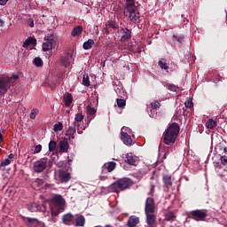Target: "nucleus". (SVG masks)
Masks as SVG:
<instances>
[{
	"mask_svg": "<svg viewBox=\"0 0 227 227\" xmlns=\"http://www.w3.org/2000/svg\"><path fill=\"white\" fill-rule=\"evenodd\" d=\"M124 15L129 17L131 22L134 24H139L141 22V14L136 6V0H126L124 6Z\"/></svg>",
	"mask_w": 227,
	"mask_h": 227,
	"instance_id": "obj_1",
	"label": "nucleus"
},
{
	"mask_svg": "<svg viewBox=\"0 0 227 227\" xmlns=\"http://www.w3.org/2000/svg\"><path fill=\"white\" fill-rule=\"evenodd\" d=\"M178 134H180V126L178 123L173 122L163 133L162 139L164 145H167L168 146L175 145L176 138L178 137Z\"/></svg>",
	"mask_w": 227,
	"mask_h": 227,
	"instance_id": "obj_2",
	"label": "nucleus"
},
{
	"mask_svg": "<svg viewBox=\"0 0 227 227\" xmlns=\"http://www.w3.org/2000/svg\"><path fill=\"white\" fill-rule=\"evenodd\" d=\"M132 179L123 177L113 183L109 186V191H111V192L116 193L121 192V191H126V189H129L130 187H132Z\"/></svg>",
	"mask_w": 227,
	"mask_h": 227,
	"instance_id": "obj_3",
	"label": "nucleus"
},
{
	"mask_svg": "<svg viewBox=\"0 0 227 227\" xmlns=\"http://www.w3.org/2000/svg\"><path fill=\"white\" fill-rule=\"evenodd\" d=\"M207 209H196L189 213L188 217L193 221H203L208 215Z\"/></svg>",
	"mask_w": 227,
	"mask_h": 227,
	"instance_id": "obj_4",
	"label": "nucleus"
},
{
	"mask_svg": "<svg viewBox=\"0 0 227 227\" xmlns=\"http://www.w3.org/2000/svg\"><path fill=\"white\" fill-rule=\"evenodd\" d=\"M56 47V39H54V35H50L44 39L43 43V52H49V51H52Z\"/></svg>",
	"mask_w": 227,
	"mask_h": 227,
	"instance_id": "obj_5",
	"label": "nucleus"
},
{
	"mask_svg": "<svg viewBox=\"0 0 227 227\" xmlns=\"http://www.w3.org/2000/svg\"><path fill=\"white\" fill-rule=\"evenodd\" d=\"M8 88H10V77L0 76V97L8 91Z\"/></svg>",
	"mask_w": 227,
	"mask_h": 227,
	"instance_id": "obj_6",
	"label": "nucleus"
},
{
	"mask_svg": "<svg viewBox=\"0 0 227 227\" xmlns=\"http://www.w3.org/2000/svg\"><path fill=\"white\" fill-rule=\"evenodd\" d=\"M145 213V214H155V200H153V198L148 197L146 199Z\"/></svg>",
	"mask_w": 227,
	"mask_h": 227,
	"instance_id": "obj_7",
	"label": "nucleus"
},
{
	"mask_svg": "<svg viewBox=\"0 0 227 227\" xmlns=\"http://www.w3.org/2000/svg\"><path fill=\"white\" fill-rule=\"evenodd\" d=\"M45 168H47L46 159H41L34 163V171L35 173H42L43 171H45Z\"/></svg>",
	"mask_w": 227,
	"mask_h": 227,
	"instance_id": "obj_8",
	"label": "nucleus"
},
{
	"mask_svg": "<svg viewBox=\"0 0 227 227\" xmlns=\"http://www.w3.org/2000/svg\"><path fill=\"white\" fill-rule=\"evenodd\" d=\"M59 178L61 184H67L72 178V175L67 170L60 169L59 170Z\"/></svg>",
	"mask_w": 227,
	"mask_h": 227,
	"instance_id": "obj_9",
	"label": "nucleus"
},
{
	"mask_svg": "<svg viewBox=\"0 0 227 227\" xmlns=\"http://www.w3.org/2000/svg\"><path fill=\"white\" fill-rule=\"evenodd\" d=\"M116 169V162L109 161L102 166V173H113Z\"/></svg>",
	"mask_w": 227,
	"mask_h": 227,
	"instance_id": "obj_10",
	"label": "nucleus"
},
{
	"mask_svg": "<svg viewBox=\"0 0 227 227\" xmlns=\"http://www.w3.org/2000/svg\"><path fill=\"white\" fill-rule=\"evenodd\" d=\"M118 33L121 35V42H127L132 35V32L129 28H121Z\"/></svg>",
	"mask_w": 227,
	"mask_h": 227,
	"instance_id": "obj_11",
	"label": "nucleus"
},
{
	"mask_svg": "<svg viewBox=\"0 0 227 227\" xmlns=\"http://www.w3.org/2000/svg\"><path fill=\"white\" fill-rule=\"evenodd\" d=\"M121 139L123 141L126 146H132L134 145V140H132V137L129 135L127 132H121Z\"/></svg>",
	"mask_w": 227,
	"mask_h": 227,
	"instance_id": "obj_12",
	"label": "nucleus"
},
{
	"mask_svg": "<svg viewBox=\"0 0 227 227\" xmlns=\"http://www.w3.org/2000/svg\"><path fill=\"white\" fill-rule=\"evenodd\" d=\"M75 134H76V129L74 127L70 126L68 129H67L66 134H65V140L66 141H72V139H75Z\"/></svg>",
	"mask_w": 227,
	"mask_h": 227,
	"instance_id": "obj_13",
	"label": "nucleus"
},
{
	"mask_svg": "<svg viewBox=\"0 0 227 227\" xmlns=\"http://www.w3.org/2000/svg\"><path fill=\"white\" fill-rule=\"evenodd\" d=\"M23 221L28 227H36L40 224V221L36 218L23 217Z\"/></svg>",
	"mask_w": 227,
	"mask_h": 227,
	"instance_id": "obj_14",
	"label": "nucleus"
},
{
	"mask_svg": "<svg viewBox=\"0 0 227 227\" xmlns=\"http://www.w3.org/2000/svg\"><path fill=\"white\" fill-rule=\"evenodd\" d=\"M146 223L148 227H155V214L154 213H145Z\"/></svg>",
	"mask_w": 227,
	"mask_h": 227,
	"instance_id": "obj_15",
	"label": "nucleus"
},
{
	"mask_svg": "<svg viewBox=\"0 0 227 227\" xmlns=\"http://www.w3.org/2000/svg\"><path fill=\"white\" fill-rule=\"evenodd\" d=\"M139 224V217L136 215H130L127 221L128 227H136Z\"/></svg>",
	"mask_w": 227,
	"mask_h": 227,
	"instance_id": "obj_16",
	"label": "nucleus"
},
{
	"mask_svg": "<svg viewBox=\"0 0 227 227\" xmlns=\"http://www.w3.org/2000/svg\"><path fill=\"white\" fill-rule=\"evenodd\" d=\"M59 152L60 153H67V152H68V148H69V145H68V140H61L59 143Z\"/></svg>",
	"mask_w": 227,
	"mask_h": 227,
	"instance_id": "obj_17",
	"label": "nucleus"
},
{
	"mask_svg": "<svg viewBox=\"0 0 227 227\" xmlns=\"http://www.w3.org/2000/svg\"><path fill=\"white\" fill-rule=\"evenodd\" d=\"M74 223L75 226L82 227L84 224H86V218L82 215H75Z\"/></svg>",
	"mask_w": 227,
	"mask_h": 227,
	"instance_id": "obj_18",
	"label": "nucleus"
},
{
	"mask_svg": "<svg viewBox=\"0 0 227 227\" xmlns=\"http://www.w3.org/2000/svg\"><path fill=\"white\" fill-rule=\"evenodd\" d=\"M74 222V215L71 213H67L63 215L62 217V223H64L67 226H70L72 223Z\"/></svg>",
	"mask_w": 227,
	"mask_h": 227,
	"instance_id": "obj_19",
	"label": "nucleus"
},
{
	"mask_svg": "<svg viewBox=\"0 0 227 227\" xmlns=\"http://www.w3.org/2000/svg\"><path fill=\"white\" fill-rule=\"evenodd\" d=\"M15 158V154L13 153H11L8 155V158L4 160L2 162H1V166H0V168H6V166H10V164H12V162L13 161V159Z\"/></svg>",
	"mask_w": 227,
	"mask_h": 227,
	"instance_id": "obj_20",
	"label": "nucleus"
},
{
	"mask_svg": "<svg viewBox=\"0 0 227 227\" xmlns=\"http://www.w3.org/2000/svg\"><path fill=\"white\" fill-rule=\"evenodd\" d=\"M64 102L66 107H70L72 106V102H74V98L72 97V94L67 93L64 95Z\"/></svg>",
	"mask_w": 227,
	"mask_h": 227,
	"instance_id": "obj_21",
	"label": "nucleus"
},
{
	"mask_svg": "<svg viewBox=\"0 0 227 227\" xmlns=\"http://www.w3.org/2000/svg\"><path fill=\"white\" fill-rule=\"evenodd\" d=\"M71 61H72V56L70 55H66L61 59V63L62 65H64V67H70Z\"/></svg>",
	"mask_w": 227,
	"mask_h": 227,
	"instance_id": "obj_22",
	"label": "nucleus"
},
{
	"mask_svg": "<svg viewBox=\"0 0 227 227\" xmlns=\"http://www.w3.org/2000/svg\"><path fill=\"white\" fill-rule=\"evenodd\" d=\"M53 203H55V205H58L59 207H63V205H65V200L63 198H61V196H55L52 199Z\"/></svg>",
	"mask_w": 227,
	"mask_h": 227,
	"instance_id": "obj_23",
	"label": "nucleus"
},
{
	"mask_svg": "<svg viewBox=\"0 0 227 227\" xmlns=\"http://www.w3.org/2000/svg\"><path fill=\"white\" fill-rule=\"evenodd\" d=\"M125 162H127V164H129V166H135L136 165V158H134L132 156V154L127 153Z\"/></svg>",
	"mask_w": 227,
	"mask_h": 227,
	"instance_id": "obj_24",
	"label": "nucleus"
},
{
	"mask_svg": "<svg viewBox=\"0 0 227 227\" xmlns=\"http://www.w3.org/2000/svg\"><path fill=\"white\" fill-rule=\"evenodd\" d=\"M87 114H90V116H92V118H95V114H97V108L91 106V105H89L86 106Z\"/></svg>",
	"mask_w": 227,
	"mask_h": 227,
	"instance_id": "obj_25",
	"label": "nucleus"
},
{
	"mask_svg": "<svg viewBox=\"0 0 227 227\" xmlns=\"http://www.w3.org/2000/svg\"><path fill=\"white\" fill-rule=\"evenodd\" d=\"M27 209L29 212H38L40 210V206L37 203H29L27 205Z\"/></svg>",
	"mask_w": 227,
	"mask_h": 227,
	"instance_id": "obj_26",
	"label": "nucleus"
},
{
	"mask_svg": "<svg viewBox=\"0 0 227 227\" xmlns=\"http://www.w3.org/2000/svg\"><path fill=\"white\" fill-rule=\"evenodd\" d=\"M95 41H93L92 39H89L87 42L83 43V49L85 51H88L91 49V47H93Z\"/></svg>",
	"mask_w": 227,
	"mask_h": 227,
	"instance_id": "obj_27",
	"label": "nucleus"
},
{
	"mask_svg": "<svg viewBox=\"0 0 227 227\" xmlns=\"http://www.w3.org/2000/svg\"><path fill=\"white\" fill-rule=\"evenodd\" d=\"M81 33H82V27L77 26L73 29L71 35L72 36L75 37V36H79Z\"/></svg>",
	"mask_w": 227,
	"mask_h": 227,
	"instance_id": "obj_28",
	"label": "nucleus"
},
{
	"mask_svg": "<svg viewBox=\"0 0 227 227\" xmlns=\"http://www.w3.org/2000/svg\"><path fill=\"white\" fill-rule=\"evenodd\" d=\"M206 127H207V129H210L211 130H213V129H215V127H216V122H215V121H214V119H209V120L206 122Z\"/></svg>",
	"mask_w": 227,
	"mask_h": 227,
	"instance_id": "obj_29",
	"label": "nucleus"
},
{
	"mask_svg": "<svg viewBox=\"0 0 227 227\" xmlns=\"http://www.w3.org/2000/svg\"><path fill=\"white\" fill-rule=\"evenodd\" d=\"M56 146H58V143L54 140H51L48 145L49 152H54L56 150Z\"/></svg>",
	"mask_w": 227,
	"mask_h": 227,
	"instance_id": "obj_30",
	"label": "nucleus"
},
{
	"mask_svg": "<svg viewBox=\"0 0 227 227\" xmlns=\"http://www.w3.org/2000/svg\"><path fill=\"white\" fill-rule=\"evenodd\" d=\"M163 184H165V185H167V187H171V185H172L171 176H163Z\"/></svg>",
	"mask_w": 227,
	"mask_h": 227,
	"instance_id": "obj_31",
	"label": "nucleus"
},
{
	"mask_svg": "<svg viewBox=\"0 0 227 227\" xmlns=\"http://www.w3.org/2000/svg\"><path fill=\"white\" fill-rule=\"evenodd\" d=\"M54 132H61L63 130V123L58 122L53 126Z\"/></svg>",
	"mask_w": 227,
	"mask_h": 227,
	"instance_id": "obj_32",
	"label": "nucleus"
},
{
	"mask_svg": "<svg viewBox=\"0 0 227 227\" xmlns=\"http://www.w3.org/2000/svg\"><path fill=\"white\" fill-rule=\"evenodd\" d=\"M111 27L112 29H116L118 27V25L116 24V21L110 20L108 24L106 25V28L109 29Z\"/></svg>",
	"mask_w": 227,
	"mask_h": 227,
	"instance_id": "obj_33",
	"label": "nucleus"
},
{
	"mask_svg": "<svg viewBox=\"0 0 227 227\" xmlns=\"http://www.w3.org/2000/svg\"><path fill=\"white\" fill-rule=\"evenodd\" d=\"M38 113H40V111L36 108H34L31 110V113H30V119L31 120H35V118H36Z\"/></svg>",
	"mask_w": 227,
	"mask_h": 227,
	"instance_id": "obj_34",
	"label": "nucleus"
},
{
	"mask_svg": "<svg viewBox=\"0 0 227 227\" xmlns=\"http://www.w3.org/2000/svg\"><path fill=\"white\" fill-rule=\"evenodd\" d=\"M82 84L83 86H90V76L88 74H84L82 77Z\"/></svg>",
	"mask_w": 227,
	"mask_h": 227,
	"instance_id": "obj_35",
	"label": "nucleus"
},
{
	"mask_svg": "<svg viewBox=\"0 0 227 227\" xmlns=\"http://www.w3.org/2000/svg\"><path fill=\"white\" fill-rule=\"evenodd\" d=\"M159 66L163 69V70H168L169 67L168 66V63L164 59L159 61Z\"/></svg>",
	"mask_w": 227,
	"mask_h": 227,
	"instance_id": "obj_36",
	"label": "nucleus"
},
{
	"mask_svg": "<svg viewBox=\"0 0 227 227\" xmlns=\"http://www.w3.org/2000/svg\"><path fill=\"white\" fill-rule=\"evenodd\" d=\"M166 87L168 88V90H169L170 91H176V90H178V86L175 85V84H171V83H168L166 85Z\"/></svg>",
	"mask_w": 227,
	"mask_h": 227,
	"instance_id": "obj_37",
	"label": "nucleus"
},
{
	"mask_svg": "<svg viewBox=\"0 0 227 227\" xmlns=\"http://www.w3.org/2000/svg\"><path fill=\"white\" fill-rule=\"evenodd\" d=\"M126 105H127V101H125V99L117 98L118 107H125Z\"/></svg>",
	"mask_w": 227,
	"mask_h": 227,
	"instance_id": "obj_38",
	"label": "nucleus"
},
{
	"mask_svg": "<svg viewBox=\"0 0 227 227\" xmlns=\"http://www.w3.org/2000/svg\"><path fill=\"white\" fill-rule=\"evenodd\" d=\"M34 65H35V67H42V65H43V63L42 62V59H40L39 57H36L34 59Z\"/></svg>",
	"mask_w": 227,
	"mask_h": 227,
	"instance_id": "obj_39",
	"label": "nucleus"
},
{
	"mask_svg": "<svg viewBox=\"0 0 227 227\" xmlns=\"http://www.w3.org/2000/svg\"><path fill=\"white\" fill-rule=\"evenodd\" d=\"M184 106H185V107H187V109H191V108H192L194 106V104L192 103V100L187 99L184 102Z\"/></svg>",
	"mask_w": 227,
	"mask_h": 227,
	"instance_id": "obj_40",
	"label": "nucleus"
},
{
	"mask_svg": "<svg viewBox=\"0 0 227 227\" xmlns=\"http://www.w3.org/2000/svg\"><path fill=\"white\" fill-rule=\"evenodd\" d=\"M33 42H36V40L35 39H27L24 43H23V47H27L30 43H33Z\"/></svg>",
	"mask_w": 227,
	"mask_h": 227,
	"instance_id": "obj_41",
	"label": "nucleus"
},
{
	"mask_svg": "<svg viewBox=\"0 0 227 227\" xmlns=\"http://www.w3.org/2000/svg\"><path fill=\"white\" fill-rule=\"evenodd\" d=\"M151 107L153 109H159V107H160V103H159V101H153L151 103Z\"/></svg>",
	"mask_w": 227,
	"mask_h": 227,
	"instance_id": "obj_42",
	"label": "nucleus"
},
{
	"mask_svg": "<svg viewBox=\"0 0 227 227\" xmlns=\"http://www.w3.org/2000/svg\"><path fill=\"white\" fill-rule=\"evenodd\" d=\"M74 120L77 122L82 121V120H84V115H82V114H77L74 117Z\"/></svg>",
	"mask_w": 227,
	"mask_h": 227,
	"instance_id": "obj_43",
	"label": "nucleus"
},
{
	"mask_svg": "<svg viewBox=\"0 0 227 227\" xmlns=\"http://www.w3.org/2000/svg\"><path fill=\"white\" fill-rule=\"evenodd\" d=\"M175 217H176L175 213L170 212V213L167 214L166 220L167 221H173V219H175Z\"/></svg>",
	"mask_w": 227,
	"mask_h": 227,
	"instance_id": "obj_44",
	"label": "nucleus"
},
{
	"mask_svg": "<svg viewBox=\"0 0 227 227\" xmlns=\"http://www.w3.org/2000/svg\"><path fill=\"white\" fill-rule=\"evenodd\" d=\"M220 160L223 166H227V156H221Z\"/></svg>",
	"mask_w": 227,
	"mask_h": 227,
	"instance_id": "obj_45",
	"label": "nucleus"
},
{
	"mask_svg": "<svg viewBox=\"0 0 227 227\" xmlns=\"http://www.w3.org/2000/svg\"><path fill=\"white\" fill-rule=\"evenodd\" d=\"M42 152V145H38L35 147L34 153H40Z\"/></svg>",
	"mask_w": 227,
	"mask_h": 227,
	"instance_id": "obj_46",
	"label": "nucleus"
},
{
	"mask_svg": "<svg viewBox=\"0 0 227 227\" xmlns=\"http://www.w3.org/2000/svg\"><path fill=\"white\" fill-rule=\"evenodd\" d=\"M27 25H28L30 27H35V21L33 20V19H28V20H27Z\"/></svg>",
	"mask_w": 227,
	"mask_h": 227,
	"instance_id": "obj_47",
	"label": "nucleus"
},
{
	"mask_svg": "<svg viewBox=\"0 0 227 227\" xmlns=\"http://www.w3.org/2000/svg\"><path fill=\"white\" fill-rule=\"evenodd\" d=\"M19 79V75L14 74L11 78H9V82H13V81H17Z\"/></svg>",
	"mask_w": 227,
	"mask_h": 227,
	"instance_id": "obj_48",
	"label": "nucleus"
},
{
	"mask_svg": "<svg viewBox=\"0 0 227 227\" xmlns=\"http://www.w3.org/2000/svg\"><path fill=\"white\" fill-rule=\"evenodd\" d=\"M121 132H126L127 134H129V132H130V129L127 127H122Z\"/></svg>",
	"mask_w": 227,
	"mask_h": 227,
	"instance_id": "obj_49",
	"label": "nucleus"
},
{
	"mask_svg": "<svg viewBox=\"0 0 227 227\" xmlns=\"http://www.w3.org/2000/svg\"><path fill=\"white\" fill-rule=\"evenodd\" d=\"M154 192H155V185L152 184L151 185L150 194H153Z\"/></svg>",
	"mask_w": 227,
	"mask_h": 227,
	"instance_id": "obj_50",
	"label": "nucleus"
},
{
	"mask_svg": "<svg viewBox=\"0 0 227 227\" xmlns=\"http://www.w3.org/2000/svg\"><path fill=\"white\" fill-rule=\"evenodd\" d=\"M6 3H8V0H0L1 6H4V4H6Z\"/></svg>",
	"mask_w": 227,
	"mask_h": 227,
	"instance_id": "obj_51",
	"label": "nucleus"
},
{
	"mask_svg": "<svg viewBox=\"0 0 227 227\" xmlns=\"http://www.w3.org/2000/svg\"><path fill=\"white\" fill-rule=\"evenodd\" d=\"M4 26V20L0 19V27H3Z\"/></svg>",
	"mask_w": 227,
	"mask_h": 227,
	"instance_id": "obj_52",
	"label": "nucleus"
},
{
	"mask_svg": "<svg viewBox=\"0 0 227 227\" xmlns=\"http://www.w3.org/2000/svg\"><path fill=\"white\" fill-rule=\"evenodd\" d=\"M3 141V134L0 133V143Z\"/></svg>",
	"mask_w": 227,
	"mask_h": 227,
	"instance_id": "obj_53",
	"label": "nucleus"
},
{
	"mask_svg": "<svg viewBox=\"0 0 227 227\" xmlns=\"http://www.w3.org/2000/svg\"><path fill=\"white\" fill-rule=\"evenodd\" d=\"M223 152H224V153L227 154V147H225V148L223 149Z\"/></svg>",
	"mask_w": 227,
	"mask_h": 227,
	"instance_id": "obj_54",
	"label": "nucleus"
},
{
	"mask_svg": "<svg viewBox=\"0 0 227 227\" xmlns=\"http://www.w3.org/2000/svg\"><path fill=\"white\" fill-rule=\"evenodd\" d=\"M166 155H168V153L164 154L163 159H166Z\"/></svg>",
	"mask_w": 227,
	"mask_h": 227,
	"instance_id": "obj_55",
	"label": "nucleus"
},
{
	"mask_svg": "<svg viewBox=\"0 0 227 227\" xmlns=\"http://www.w3.org/2000/svg\"><path fill=\"white\" fill-rule=\"evenodd\" d=\"M226 19H227V12H226Z\"/></svg>",
	"mask_w": 227,
	"mask_h": 227,
	"instance_id": "obj_56",
	"label": "nucleus"
}]
</instances>
